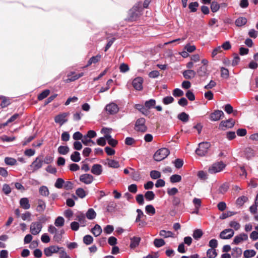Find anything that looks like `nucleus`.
Instances as JSON below:
<instances>
[{
  "label": "nucleus",
  "instance_id": "nucleus-8",
  "mask_svg": "<svg viewBox=\"0 0 258 258\" xmlns=\"http://www.w3.org/2000/svg\"><path fill=\"white\" fill-rule=\"evenodd\" d=\"M135 130L138 132H145L147 130L145 119L144 118L138 119L135 124Z\"/></svg>",
  "mask_w": 258,
  "mask_h": 258
},
{
  "label": "nucleus",
  "instance_id": "nucleus-15",
  "mask_svg": "<svg viewBox=\"0 0 258 258\" xmlns=\"http://www.w3.org/2000/svg\"><path fill=\"white\" fill-rule=\"evenodd\" d=\"M248 239V236L245 233H240V234L236 236L233 241V243L235 244H238L242 243L244 241Z\"/></svg>",
  "mask_w": 258,
  "mask_h": 258
},
{
  "label": "nucleus",
  "instance_id": "nucleus-42",
  "mask_svg": "<svg viewBox=\"0 0 258 258\" xmlns=\"http://www.w3.org/2000/svg\"><path fill=\"white\" fill-rule=\"evenodd\" d=\"M76 195L80 198H84L86 195V191L82 188H79L76 191Z\"/></svg>",
  "mask_w": 258,
  "mask_h": 258
},
{
  "label": "nucleus",
  "instance_id": "nucleus-47",
  "mask_svg": "<svg viewBox=\"0 0 258 258\" xmlns=\"http://www.w3.org/2000/svg\"><path fill=\"white\" fill-rule=\"evenodd\" d=\"M145 210L146 212L149 214H151L153 215L155 214V209L152 205H149L146 206Z\"/></svg>",
  "mask_w": 258,
  "mask_h": 258
},
{
  "label": "nucleus",
  "instance_id": "nucleus-4",
  "mask_svg": "<svg viewBox=\"0 0 258 258\" xmlns=\"http://www.w3.org/2000/svg\"><path fill=\"white\" fill-rule=\"evenodd\" d=\"M42 227V224L40 222H33L30 225V232L33 235H38L41 231Z\"/></svg>",
  "mask_w": 258,
  "mask_h": 258
},
{
  "label": "nucleus",
  "instance_id": "nucleus-1",
  "mask_svg": "<svg viewBox=\"0 0 258 258\" xmlns=\"http://www.w3.org/2000/svg\"><path fill=\"white\" fill-rule=\"evenodd\" d=\"M226 164L223 161H218L209 166L208 172L210 174H216L222 171L226 167Z\"/></svg>",
  "mask_w": 258,
  "mask_h": 258
},
{
  "label": "nucleus",
  "instance_id": "nucleus-63",
  "mask_svg": "<svg viewBox=\"0 0 258 258\" xmlns=\"http://www.w3.org/2000/svg\"><path fill=\"white\" fill-rule=\"evenodd\" d=\"M209 245L211 247V248L215 249L217 247L218 242L216 239H213L209 241Z\"/></svg>",
  "mask_w": 258,
  "mask_h": 258
},
{
  "label": "nucleus",
  "instance_id": "nucleus-44",
  "mask_svg": "<svg viewBox=\"0 0 258 258\" xmlns=\"http://www.w3.org/2000/svg\"><path fill=\"white\" fill-rule=\"evenodd\" d=\"M15 119H16V113L13 114V115L11 117V118H10L6 122L1 124L0 128L5 127V126L8 125L10 123L14 121Z\"/></svg>",
  "mask_w": 258,
  "mask_h": 258
},
{
  "label": "nucleus",
  "instance_id": "nucleus-58",
  "mask_svg": "<svg viewBox=\"0 0 258 258\" xmlns=\"http://www.w3.org/2000/svg\"><path fill=\"white\" fill-rule=\"evenodd\" d=\"M229 226L232 228H233L235 230H237L240 227V225L239 223L233 221L229 223Z\"/></svg>",
  "mask_w": 258,
  "mask_h": 258
},
{
  "label": "nucleus",
  "instance_id": "nucleus-23",
  "mask_svg": "<svg viewBox=\"0 0 258 258\" xmlns=\"http://www.w3.org/2000/svg\"><path fill=\"white\" fill-rule=\"evenodd\" d=\"M76 220H77L83 226H85L86 221L85 215L83 213L78 212L76 214Z\"/></svg>",
  "mask_w": 258,
  "mask_h": 258
},
{
  "label": "nucleus",
  "instance_id": "nucleus-25",
  "mask_svg": "<svg viewBox=\"0 0 258 258\" xmlns=\"http://www.w3.org/2000/svg\"><path fill=\"white\" fill-rule=\"evenodd\" d=\"M141 238L139 237H133L131 238L130 247L132 248L136 247L139 244Z\"/></svg>",
  "mask_w": 258,
  "mask_h": 258
},
{
  "label": "nucleus",
  "instance_id": "nucleus-16",
  "mask_svg": "<svg viewBox=\"0 0 258 258\" xmlns=\"http://www.w3.org/2000/svg\"><path fill=\"white\" fill-rule=\"evenodd\" d=\"M84 76L83 73L76 74L75 72H71L68 75V78L65 81L66 82L69 83L74 81Z\"/></svg>",
  "mask_w": 258,
  "mask_h": 258
},
{
  "label": "nucleus",
  "instance_id": "nucleus-24",
  "mask_svg": "<svg viewBox=\"0 0 258 258\" xmlns=\"http://www.w3.org/2000/svg\"><path fill=\"white\" fill-rule=\"evenodd\" d=\"M106 161L107 163H106V164L107 165V166L109 167L117 168L119 167V162L117 161L109 159H107Z\"/></svg>",
  "mask_w": 258,
  "mask_h": 258
},
{
  "label": "nucleus",
  "instance_id": "nucleus-14",
  "mask_svg": "<svg viewBox=\"0 0 258 258\" xmlns=\"http://www.w3.org/2000/svg\"><path fill=\"white\" fill-rule=\"evenodd\" d=\"M143 79L141 77H138L133 81L132 84L134 88L136 90L140 91L143 89Z\"/></svg>",
  "mask_w": 258,
  "mask_h": 258
},
{
  "label": "nucleus",
  "instance_id": "nucleus-40",
  "mask_svg": "<svg viewBox=\"0 0 258 258\" xmlns=\"http://www.w3.org/2000/svg\"><path fill=\"white\" fill-rule=\"evenodd\" d=\"M154 245L157 247H160L165 245V242L162 239H155L154 241Z\"/></svg>",
  "mask_w": 258,
  "mask_h": 258
},
{
  "label": "nucleus",
  "instance_id": "nucleus-59",
  "mask_svg": "<svg viewBox=\"0 0 258 258\" xmlns=\"http://www.w3.org/2000/svg\"><path fill=\"white\" fill-rule=\"evenodd\" d=\"M248 199L247 197H245V196H242L240 198H239L236 202H237V204L241 206L245 202H246L247 201Z\"/></svg>",
  "mask_w": 258,
  "mask_h": 258
},
{
  "label": "nucleus",
  "instance_id": "nucleus-28",
  "mask_svg": "<svg viewBox=\"0 0 258 258\" xmlns=\"http://www.w3.org/2000/svg\"><path fill=\"white\" fill-rule=\"evenodd\" d=\"M102 228L98 224L95 225V226L94 227V228H92V233L96 237L100 235L102 232Z\"/></svg>",
  "mask_w": 258,
  "mask_h": 258
},
{
  "label": "nucleus",
  "instance_id": "nucleus-38",
  "mask_svg": "<svg viewBox=\"0 0 258 258\" xmlns=\"http://www.w3.org/2000/svg\"><path fill=\"white\" fill-rule=\"evenodd\" d=\"M23 221H30L31 220V214L29 212H26L20 215Z\"/></svg>",
  "mask_w": 258,
  "mask_h": 258
},
{
  "label": "nucleus",
  "instance_id": "nucleus-55",
  "mask_svg": "<svg viewBox=\"0 0 258 258\" xmlns=\"http://www.w3.org/2000/svg\"><path fill=\"white\" fill-rule=\"evenodd\" d=\"M156 104V101L154 99H150L149 101H147L145 103V106L146 107L148 108H150L151 107L155 106Z\"/></svg>",
  "mask_w": 258,
  "mask_h": 258
},
{
  "label": "nucleus",
  "instance_id": "nucleus-11",
  "mask_svg": "<svg viewBox=\"0 0 258 258\" xmlns=\"http://www.w3.org/2000/svg\"><path fill=\"white\" fill-rule=\"evenodd\" d=\"M68 114L67 113H62L57 115L54 117V121L56 123L62 125L64 123L67 121V117Z\"/></svg>",
  "mask_w": 258,
  "mask_h": 258
},
{
  "label": "nucleus",
  "instance_id": "nucleus-17",
  "mask_svg": "<svg viewBox=\"0 0 258 258\" xmlns=\"http://www.w3.org/2000/svg\"><path fill=\"white\" fill-rule=\"evenodd\" d=\"M80 180L85 184H89L93 181V177L90 174H84L80 176Z\"/></svg>",
  "mask_w": 258,
  "mask_h": 258
},
{
  "label": "nucleus",
  "instance_id": "nucleus-5",
  "mask_svg": "<svg viewBox=\"0 0 258 258\" xmlns=\"http://www.w3.org/2000/svg\"><path fill=\"white\" fill-rule=\"evenodd\" d=\"M43 163V157L42 155L38 156L30 165V169L35 172L42 167Z\"/></svg>",
  "mask_w": 258,
  "mask_h": 258
},
{
  "label": "nucleus",
  "instance_id": "nucleus-31",
  "mask_svg": "<svg viewBox=\"0 0 258 258\" xmlns=\"http://www.w3.org/2000/svg\"><path fill=\"white\" fill-rule=\"evenodd\" d=\"M247 22V19L244 17H239L235 21V25L238 27L244 25Z\"/></svg>",
  "mask_w": 258,
  "mask_h": 258
},
{
  "label": "nucleus",
  "instance_id": "nucleus-2",
  "mask_svg": "<svg viewBox=\"0 0 258 258\" xmlns=\"http://www.w3.org/2000/svg\"><path fill=\"white\" fill-rule=\"evenodd\" d=\"M168 149L162 148L158 150L154 155V159L156 161H161L165 159L169 154Z\"/></svg>",
  "mask_w": 258,
  "mask_h": 258
},
{
  "label": "nucleus",
  "instance_id": "nucleus-22",
  "mask_svg": "<svg viewBox=\"0 0 258 258\" xmlns=\"http://www.w3.org/2000/svg\"><path fill=\"white\" fill-rule=\"evenodd\" d=\"M46 208V204L44 201L39 200L37 202L36 211L39 213H42Z\"/></svg>",
  "mask_w": 258,
  "mask_h": 258
},
{
  "label": "nucleus",
  "instance_id": "nucleus-54",
  "mask_svg": "<svg viewBox=\"0 0 258 258\" xmlns=\"http://www.w3.org/2000/svg\"><path fill=\"white\" fill-rule=\"evenodd\" d=\"M220 8V5L216 2H213L211 5V9L213 12H217Z\"/></svg>",
  "mask_w": 258,
  "mask_h": 258
},
{
  "label": "nucleus",
  "instance_id": "nucleus-21",
  "mask_svg": "<svg viewBox=\"0 0 258 258\" xmlns=\"http://www.w3.org/2000/svg\"><path fill=\"white\" fill-rule=\"evenodd\" d=\"M20 205L21 208L25 210H28L30 208V204L28 199L26 198H22L20 200Z\"/></svg>",
  "mask_w": 258,
  "mask_h": 258
},
{
  "label": "nucleus",
  "instance_id": "nucleus-36",
  "mask_svg": "<svg viewBox=\"0 0 258 258\" xmlns=\"http://www.w3.org/2000/svg\"><path fill=\"white\" fill-rule=\"evenodd\" d=\"M71 160L75 162H79L81 160L80 154L78 152H74L71 156Z\"/></svg>",
  "mask_w": 258,
  "mask_h": 258
},
{
  "label": "nucleus",
  "instance_id": "nucleus-10",
  "mask_svg": "<svg viewBox=\"0 0 258 258\" xmlns=\"http://www.w3.org/2000/svg\"><path fill=\"white\" fill-rule=\"evenodd\" d=\"M59 249L57 246L51 245L44 249V254L47 256H50L53 253H57Z\"/></svg>",
  "mask_w": 258,
  "mask_h": 258
},
{
  "label": "nucleus",
  "instance_id": "nucleus-43",
  "mask_svg": "<svg viewBox=\"0 0 258 258\" xmlns=\"http://www.w3.org/2000/svg\"><path fill=\"white\" fill-rule=\"evenodd\" d=\"M170 180L172 183L178 182L181 181V177L179 175L174 174L170 177Z\"/></svg>",
  "mask_w": 258,
  "mask_h": 258
},
{
  "label": "nucleus",
  "instance_id": "nucleus-35",
  "mask_svg": "<svg viewBox=\"0 0 258 258\" xmlns=\"http://www.w3.org/2000/svg\"><path fill=\"white\" fill-rule=\"evenodd\" d=\"M256 254L254 250H246L243 252V256L245 258H249L254 256Z\"/></svg>",
  "mask_w": 258,
  "mask_h": 258
},
{
  "label": "nucleus",
  "instance_id": "nucleus-48",
  "mask_svg": "<svg viewBox=\"0 0 258 258\" xmlns=\"http://www.w3.org/2000/svg\"><path fill=\"white\" fill-rule=\"evenodd\" d=\"M82 142L85 146L89 145V144L90 143H92L93 145L95 144V143L92 140H91L90 138H88L86 136L83 137V138L82 139Z\"/></svg>",
  "mask_w": 258,
  "mask_h": 258
},
{
  "label": "nucleus",
  "instance_id": "nucleus-33",
  "mask_svg": "<svg viewBox=\"0 0 258 258\" xmlns=\"http://www.w3.org/2000/svg\"><path fill=\"white\" fill-rule=\"evenodd\" d=\"M40 194L43 197H47L49 192L48 188L45 186H42L39 189Z\"/></svg>",
  "mask_w": 258,
  "mask_h": 258
},
{
  "label": "nucleus",
  "instance_id": "nucleus-27",
  "mask_svg": "<svg viewBox=\"0 0 258 258\" xmlns=\"http://www.w3.org/2000/svg\"><path fill=\"white\" fill-rule=\"evenodd\" d=\"M242 249L239 247H235L232 249V255L233 258H237L241 256L242 254Z\"/></svg>",
  "mask_w": 258,
  "mask_h": 258
},
{
  "label": "nucleus",
  "instance_id": "nucleus-60",
  "mask_svg": "<svg viewBox=\"0 0 258 258\" xmlns=\"http://www.w3.org/2000/svg\"><path fill=\"white\" fill-rule=\"evenodd\" d=\"M137 212L138 213V215L135 220L136 222L140 221L141 220V218L144 216L143 211L140 209H137Z\"/></svg>",
  "mask_w": 258,
  "mask_h": 258
},
{
  "label": "nucleus",
  "instance_id": "nucleus-62",
  "mask_svg": "<svg viewBox=\"0 0 258 258\" xmlns=\"http://www.w3.org/2000/svg\"><path fill=\"white\" fill-rule=\"evenodd\" d=\"M173 100L174 99L172 97L167 96L163 98V102L165 104L167 105L171 103Z\"/></svg>",
  "mask_w": 258,
  "mask_h": 258
},
{
  "label": "nucleus",
  "instance_id": "nucleus-45",
  "mask_svg": "<svg viewBox=\"0 0 258 258\" xmlns=\"http://www.w3.org/2000/svg\"><path fill=\"white\" fill-rule=\"evenodd\" d=\"M5 162L8 165H14L16 163V160L11 157H6L5 159Z\"/></svg>",
  "mask_w": 258,
  "mask_h": 258
},
{
  "label": "nucleus",
  "instance_id": "nucleus-56",
  "mask_svg": "<svg viewBox=\"0 0 258 258\" xmlns=\"http://www.w3.org/2000/svg\"><path fill=\"white\" fill-rule=\"evenodd\" d=\"M199 6V4L197 2L191 3L189 5V9L192 12H195L197 11V8Z\"/></svg>",
  "mask_w": 258,
  "mask_h": 258
},
{
  "label": "nucleus",
  "instance_id": "nucleus-6",
  "mask_svg": "<svg viewBox=\"0 0 258 258\" xmlns=\"http://www.w3.org/2000/svg\"><path fill=\"white\" fill-rule=\"evenodd\" d=\"M105 109L107 112V113L110 115L115 114L119 111V107L118 105L113 102L106 105Z\"/></svg>",
  "mask_w": 258,
  "mask_h": 258
},
{
  "label": "nucleus",
  "instance_id": "nucleus-34",
  "mask_svg": "<svg viewBox=\"0 0 258 258\" xmlns=\"http://www.w3.org/2000/svg\"><path fill=\"white\" fill-rule=\"evenodd\" d=\"M70 151L68 146H61L58 148V152L61 155H66Z\"/></svg>",
  "mask_w": 258,
  "mask_h": 258
},
{
  "label": "nucleus",
  "instance_id": "nucleus-64",
  "mask_svg": "<svg viewBox=\"0 0 258 258\" xmlns=\"http://www.w3.org/2000/svg\"><path fill=\"white\" fill-rule=\"evenodd\" d=\"M174 164L177 168H180L182 166L183 162L182 160L177 159L174 161Z\"/></svg>",
  "mask_w": 258,
  "mask_h": 258
},
{
  "label": "nucleus",
  "instance_id": "nucleus-26",
  "mask_svg": "<svg viewBox=\"0 0 258 258\" xmlns=\"http://www.w3.org/2000/svg\"><path fill=\"white\" fill-rule=\"evenodd\" d=\"M159 235L160 236L165 238L174 237V234L171 231L164 230H161L159 232Z\"/></svg>",
  "mask_w": 258,
  "mask_h": 258
},
{
  "label": "nucleus",
  "instance_id": "nucleus-19",
  "mask_svg": "<svg viewBox=\"0 0 258 258\" xmlns=\"http://www.w3.org/2000/svg\"><path fill=\"white\" fill-rule=\"evenodd\" d=\"M196 71L193 70H187L183 72L182 75L186 79L194 78L196 75Z\"/></svg>",
  "mask_w": 258,
  "mask_h": 258
},
{
  "label": "nucleus",
  "instance_id": "nucleus-18",
  "mask_svg": "<svg viewBox=\"0 0 258 258\" xmlns=\"http://www.w3.org/2000/svg\"><path fill=\"white\" fill-rule=\"evenodd\" d=\"M196 73L201 77L208 76L209 73L208 71L207 66H201L197 70Z\"/></svg>",
  "mask_w": 258,
  "mask_h": 258
},
{
  "label": "nucleus",
  "instance_id": "nucleus-51",
  "mask_svg": "<svg viewBox=\"0 0 258 258\" xmlns=\"http://www.w3.org/2000/svg\"><path fill=\"white\" fill-rule=\"evenodd\" d=\"M49 93L50 91L49 90H45L38 95V99L39 100H41L46 98L49 94Z\"/></svg>",
  "mask_w": 258,
  "mask_h": 258
},
{
  "label": "nucleus",
  "instance_id": "nucleus-32",
  "mask_svg": "<svg viewBox=\"0 0 258 258\" xmlns=\"http://www.w3.org/2000/svg\"><path fill=\"white\" fill-rule=\"evenodd\" d=\"M217 255L216 250L214 248H210L207 251V256L209 258H215Z\"/></svg>",
  "mask_w": 258,
  "mask_h": 258
},
{
  "label": "nucleus",
  "instance_id": "nucleus-30",
  "mask_svg": "<svg viewBox=\"0 0 258 258\" xmlns=\"http://www.w3.org/2000/svg\"><path fill=\"white\" fill-rule=\"evenodd\" d=\"M100 55H97L95 56L91 57L88 61V63L86 66V67L90 66L92 63H95L98 62L100 60Z\"/></svg>",
  "mask_w": 258,
  "mask_h": 258
},
{
  "label": "nucleus",
  "instance_id": "nucleus-61",
  "mask_svg": "<svg viewBox=\"0 0 258 258\" xmlns=\"http://www.w3.org/2000/svg\"><path fill=\"white\" fill-rule=\"evenodd\" d=\"M173 94L175 97H180L183 95L184 93L181 90L179 89H175L173 91Z\"/></svg>",
  "mask_w": 258,
  "mask_h": 258
},
{
  "label": "nucleus",
  "instance_id": "nucleus-37",
  "mask_svg": "<svg viewBox=\"0 0 258 258\" xmlns=\"http://www.w3.org/2000/svg\"><path fill=\"white\" fill-rule=\"evenodd\" d=\"M64 223V220L63 217L61 216L58 217L55 220L54 224L57 227H62Z\"/></svg>",
  "mask_w": 258,
  "mask_h": 258
},
{
  "label": "nucleus",
  "instance_id": "nucleus-9",
  "mask_svg": "<svg viewBox=\"0 0 258 258\" xmlns=\"http://www.w3.org/2000/svg\"><path fill=\"white\" fill-rule=\"evenodd\" d=\"M234 124V120L230 118L226 120L222 121L219 124V128L221 130H225L227 128H232Z\"/></svg>",
  "mask_w": 258,
  "mask_h": 258
},
{
  "label": "nucleus",
  "instance_id": "nucleus-49",
  "mask_svg": "<svg viewBox=\"0 0 258 258\" xmlns=\"http://www.w3.org/2000/svg\"><path fill=\"white\" fill-rule=\"evenodd\" d=\"M145 197L148 201L153 200L155 198V194L152 191H148L145 194Z\"/></svg>",
  "mask_w": 258,
  "mask_h": 258
},
{
  "label": "nucleus",
  "instance_id": "nucleus-41",
  "mask_svg": "<svg viewBox=\"0 0 258 258\" xmlns=\"http://www.w3.org/2000/svg\"><path fill=\"white\" fill-rule=\"evenodd\" d=\"M93 238L90 235H85L83 238V242L87 245H89L93 242Z\"/></svg>",
  "mask_w": 258,
  "mask_h": 258
},
{
  "label": "nucleus",
  "instance_id": "nucleus-12",
  "mask_svg": "<svg viewBox=\"0 0 258 258\" xmlns=\"http://www.w3.org/2000/svg\"><path fill=\"white\" fill-rule=\"evenodd\" d=\"M234 232L231 229H226L222 231L220 234V237L221 239H230L234 235Z\"/></svg>",
  "mask_w": 258,
  "mask_h": 258
},
{
  "label": "nucleus",
  "instance_id": "nucleus-3",
  "mask_svg": "<svg viewBox=\"0 0 258 258\" xmlns=\"http://www.w3.org/2000/svg\"><path fill=\"white\" fill-rule=\"evenodd\" d=\"M210 144L208 142H202L199 144V148L196 150L197 154L200 156H204L208 153Z\"/></svg>",
  "mask_w": 258,
  "mask_h": 258
},
{
  "label": "nucleus",
  "instance_id": "nucleus-7",
  "mask_svg": "<svg viewBox=\"0 0 258 258\" xmlns=\"http://www.w3.org/2000/svg\"><path fill=\"white\" fill-rule=\"evenodd\" d=\"M141 11L136 7H133L128 12V20L130 21L136 20L140 16Z\"/></svg>",
  "mask_w": 258,
  "mask_h": 258
},
{
  "label": "nucleus",
  "instance_id": "nucleus-57",
  "mask_svg": "<svg viewBox=\"0 0 258 258\" xmlns=\"http://www.w3.org/2000/svg\"><path fill=\"white\" fill-rule=\"evenodd\" d=\"M129 67L127 64L122 63L119 67L120 71L122 73H125L129 70Z\"/></svg>",
  "mask_w": 258,
  "mask_h": 258
},
{
  "label": "nucleus",
  "instance_id": "nucleus-52",
  "mask_svg": "<svg viewBox=\"0 0 258 258\" xmlns=\"http://www.w3.org/2000/svg\"><path fill=\"white\" fill-rule=\"evenodd\" d=\"M64 183V181L61 178H57L55 183V186L57 188H61L63 186V184Z\"/></svg>",
  "mask_w": 258,
  "mask_h": 258
},
{
  "label": "nucleus",
  "instance_id": "nucleus-29",
  "mask_svg": "<svg viewBox=\"0 0 258 258\" xmlns=\"http://www.w3.org/2000/svg\"><path fill=\"white\" fill-rule=\"evenodd\" d=\"M96 213L92 208L89 209L86 213V217L89 220H92L95 218Z\"/></svg>",
  "mask_w": 258,
  "mask_h": 258
},
{
  "label": "nucleus",
  "instance_id": "nucleus-20",
  "mask_svg": "<svg viewBox=\"0 0 258 258\" xmlns=\"http://www.w3.org/2000/svg\"><path fill=\"white\" fill-rule=\"evenodd\" d=\"M102 172V166L100 164H94L92 166L91 172L96 175H99L101 174Z\"/></svg>",
  "mask_w": 258,
  "mask_h": 258
},
{
  "label": "nucleus",
  "instance_id": "nucleus-53",
  "mask_svg": "<svg viewBox=\"0 0 258 258\" xmlns=\"http://www.w3.org/2000/svg\"><path fill=\"white\" fill-rule=\"evenodd\" d=\"M221 76L223 78L227 79L229 77V71L228 69L224 68H221Z\"/></svg>",
  "mask_w": 258,
  "mask_h": 258
},
{
  "label": "nucleus",
  "instance_id": "nucleus-39",
  "mask_svg": "<svg viewBox=\"0 0 258 258\" xmlns=\"http://www.w3.org/2000/svg\"><path fill=\"white\" fill-rule=\"evenodd\" d=\"M178 118L183 122H187L189 119V116L185 112H182L178 115Z\"/></svg>",
  "mask_w": 258,
  "mask_h": 258
},
{
  "label": "nucleus",
  "instance_id": "nucleus-13",
  "mask_svg": "<svg viewBox=\"0 0 258 258\" xmlns=\"http://www.w3.org/2000/svg\"><path fill=\"white\" fill-rule=\"evenodd\" d=\"M223 116L224 113L222 111L216 110L210 114V119L212 121H218Z\"/></svg>",
  "mask_w": 258,
  "mask_h": 258
},
{
  "label": "nucleus",
  "instance_id": "nucleus-46",
  "mask_svg": "<svg viewBox=\"0 0 258 258\" xmlns=\"http://www.w3.org/2000/svg\"><path fill=\"white\" fill-rule=\"evenodd\" d=\"M150 176L152 179H158L161 177V173L158 171L152 170L150 172Z\"/></svg>",
  "mask_w": 258,
  "mask_h": 258
},
{
  "label": "nucleus",
  "instance_id": "nucleus-50",
  "mask_svg": "<svg viewBox=\"0 0 258 258\" xmlns=\"http://www.w3.org/2000/svg\"><path fill=\"white\" fill-rule=\"evenodd\" d=\"M203 235V232L201 229H196L194 231L193 237L196 239L200 238Z\"/></svg>",
  "mask_w": 258,
  "mask_h": 258
}]
</instances>
